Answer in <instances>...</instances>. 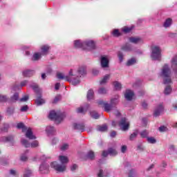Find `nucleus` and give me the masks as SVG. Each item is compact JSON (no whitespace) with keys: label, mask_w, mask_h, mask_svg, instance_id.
Listing matches in <instances>:
<instances>
[{"label":"nucleus","mask_w":177,"mask_h":177,"mask_svg":"<svg viewBox=\"0 0 177 177\" xmlns=\"http://www.w3.org/2000/svg\"><path fill=\"white\" fill-rule=\"evenodd\" d=\"M59 160L62 165L57 163V162H52L50 163V167L57 172H64L66 169V164L68 162V158L64 156H59Z\"/></svg>","instance_id":"f257e3e1"},{"label":"nucleus","mask_w":177,"mask_h":177,"mask_svg":"<svg viewBox=\"0 0 177 177\" xmlns=\"http://www.w3.org/2000/svg\"><path fill=\"white\" fill-rule=\"evenodd\" d=\"M57 78H58V80H65V81L72 82V84H73L75 86L81 82L80 80V77L73 75V69H71L69 71V75L66 76H64V75H63L62 73H57Z\"/></svg>","instance_id":"f03ea898"},{"label":"nucleus","mask_w":177,"mask_h":177,"mask_svg":"<svg viewBox=\"0 0 177 177\" xmlns=\"http://www.w3.org/2000/svg\"><path fill=\"white\" fill-rule=\"evenodd\" d=\"M160 75L164 78L163 83L165 85L172 84V80H171V69L167 64H165L163 66Z\"/></svg>","instance_id":"7ed1b4c3"},{"label":"nucleus","mask_w":177,"mask_h":177,"mask_svg":"<svg viewBox=\"0 0 177 177\" xmlns=\"http://www.w3.org/2000/svg\"><path fill=\"white\" fill-rule=\"evenodd\" d=\"M33 91L35 92L36 95H37V97L35 100V103L37 106H41V104H45V100L42 99V95L40 88L38 85L35 84L30 86Z\"/></svg>","instance_id":"20e7f679"},{"label":"nucleus","mask_w":177,"mask_h":177,"mask_svg":"<svg viewBox=\"0 0 177 177\" xmlns=\"http://www.w3.org/2000/svg\"><path fill=\"white\" fill-rule=\"evenodd\" d=\"M50 120H54L57 122H62L64 118V115L60 112H56L55 111H51L48 115Z\"/></svg>","instance_id":"39448f33"},{"label":"nucleus","mask_w":177,"mask_h":177,"mask_svg":"<svg viewBox=\"0 0 177 177\" xmlns=\"http://www.w3.org/2000/svg\"><path fill=\"white\" fill-rule=\"evenodd\" d=\"M152 53L151 57L152 60H160L161 57V50L158 46H153L151 48Z\"/></svg>","instance_id":"423d86ee"},{"label":"nucleus","mask_w":177,"mask_h":177,"mask_svg":"<svg viewBox=\"0 0 177 177\" xmlns=\"http://www.w3.org/2000/svg\"><path fill=\"white\" fill-rule=\"evenodd\" d=\"M118 125L122 131H128L129 129L130 123L127 118H122L120 121L118 122Z\"/></svg>","instance_id":"0eeeda50"},{"label":"nucleus","mask_w":177,"mask_h":177,"mask_svg":"<svg viewBox=\"0 0 177 177\" xmlns=\"http://www.w3.org/2000/svg\"><path fill=\"white\" fill-rule=\"evenodd\" d=\"M118 103V100H117V98H113L111 100V104H104V111H106V113H109V111H110L111 110V109H113V106H114V104H117Z\"/></svg>","instance_id":"6e6552de"},{"label":"nucleus","mask_w":177,"mask_h":177,"mask_svg":"<svg viewBox=\"0 0 177 177\" xmlns=\"http://www.w3.org/2000/svg\"><path fill=\"white\" fill-rule=\"evenodd\" d=\"M84 50H92V49H95L96 44L92 40L84 41Z\"/></svg>","instance_id":"1a4fd4ad"},{"label":"nucleus","mask_w":177,"mask_h":177,"mask_svg":"<svg viewBox=\"0 0 177 177\" xmlns=\"http://www.w3.org/2000/svg\"><path fill=\"white\" fill-rule=\"evenodd\" d=\"M41 174H49V165L46 162L42 163L39 169Z\"/></svg>","instance_id":"9d476101"},{"label":"nucleus","mask_w":177,"mask_h":177,"mask_svg":"<svg viewBox=\"0 0 177 177\" xmlns=\"http://www.w3.org/2000/svg\"><path fill=\"white\" fill-rule=\"evenodd\" d=\"M74 46L76 49H82L85 50V41L82 42L81 40H76L74 42Z\"/></svg>","instance_id":"9b49d317"},{"label":"nucleus","mask_w":177,"mask_h":177,"mask_svg":"<svg viewBox=\"0 0 177 177\" xmlns=\"http://www.w3.org/2000/svg\"><path fill=\"white\" fill-rule=\"evenodd\" d=\"M50 49V46L48 45H43L41 46V52L40 54L41 56H46L48 53H49V50Z\"/></svg>","instance_id":"f8f14e48"},{"label":"nucleus","mask_w":177,"mask_h":177,"mask_svg":"<svg viewBox=\"0 0 177 177\" xmlns=\"http://www.w3.org/2000/svg\"><path fill=\"white\" fill-rule=\"evenodd\" d=\"M73 127L74 129H77V131L85 132V124H84V123H75L73 124Z\"/></svg>","instance_id":"ddd939ff"},{"label":"nucleus","mask_w":177,"mask_h":177,"mask_svg":"<svg viewBox=\"0 0 177 177\" xmlns=\"http://www.w3.org/2000/svg\"><path fill=\"white\" fill-rule=\"evenodd\" d=\"M164 111V106L162 104H159L158 106L155 109L153 115L154 117H158L161 113Z\"/></svg>","instance_id":"4468645a"},{"label":"nucleus","mask_w":177,"mask_h":177,"mask_svg":"<svg viewBox=\"0 0 177 177\" xmlns=\"http://www.w3.org/2000/svg\"><path fill=\"white\" fill-rule=\"evenodd\" d=\"M129 41L131 44H140V43L143 42V40L142 39V38H140V37H129Z\"/></svg>","instance_id":"2eb2a0df"},{"label":"nucleus","mask_w":177,"mask_h":177,"mask_svg":"<svg viewBox=\"0 0 177 177\" xmlns=\"http://www.w3.org/2000/svg\"><path fill=\"white\" fill-rule=\"evenodd\" d=\"M135 94L133 93V91L131 90H127L124 93V97L127 99V100H132V97H133V95Z\"/></svg>","instance_id":"dca6fc26"},{"label":"nucleus","mask_w":177,"mask_h":177,"mask_svg":"<svg viewBox=\"0 0 177 177\" xmlns=\"http://www.w3.org/2000/svg\"><path fill=\"white\" fill-rule=\"evenodd\" d=\"M26 136L30 140L32 139H37V137H35V136H34V134H32V131L31 130V129H27V130L26 131Z\"/></svg>","instance_id":"f3484780"},{"label":"nucleus","mask_w":177,"mask_h":177,"mask_svg":"<svg viewBox=\"0 0 177 177\" xmlns=\"http://www.w3.org/2000/svg\"><path fill=\"white\" fill-rule=\"evenodd\" d=\"M101 66L103 68L109 67V59L106 57H102Z\"/></svg>","instance_id":"a211bd4d"},{"label":"nucleus","mask_w":177,"mask_h":177,"mask_svg":"<svg viewBox=\"0 0 177 177\" xmlns=\"http://www.w3.org/2000/svg\"><path fill=\"white\" fill-rule=\"evenodd\" d=\"M122 50H124V52H131L132 51V46L129 43H126L122 46Z\"/></svg>","instance_id":"6ab92c4d"},{"label":"nucleus","mask_w":177,"mask_h":177,"mask_svg":"<svg viewBox=\"0 0 177 177\" xmlns=\"http://www.w3.org/2000/svg\"><path fill=\"white\" fill-rule=\"evenodd\" d=\"M77 73L80 75H86V67L80 66L77 70Z\"/></svg>","instance_id":"aec40b11"},{"label":"nucleus","mask_w":177,"mask_h":177,"mask_svg":"<svg viewBox=\"0 0 177 177\" xmlns=\"http://www.w3.org/2000/svg\"><path fill=\"white\" fill-rule=\"evenodd\" d=\"M35 73V72L34 71L27 70L23 72V75L24 77H32Z\"/></svg>","instance_id":"412c9836"},{"label":"nucleus","mask_w":177,"mask_h":177,"mask_svg":"<svg viewBox=\"0 0 177 177\" xmlns=\"http://www.w3.org/2000/svg\"><path fill=\"white\" fill-rule=\"evenodd\" d=\"M42 57V55L40 53H35L32 57V62H37Z\"/></svg>","instance_id":"4be33fe9"},{"label":"nucleus","mask_w":177,"mask_h":177,"mask_svg":"<svg viewBox=\"0 0 177 177\" xmlns=\"http://www.w3.org/2000/svg\"><path fill=\"white\" fill-rule=\"evenodd\" d=\"M46 132L48 135H53L55 132H56V130L55 129V127L48 126L46 127Z\"/></svg>","instance_id":"5701e85b"},{"label":"nucleus","mask_w":177,"mask_h":177,"mask_svg":"<svg viewBox=\"0 0 177 177\" xmlns=\"http://www.w3.org/2000/svg\"><path fill=\"white\" fill-rule=\"evenodd\" d=\"M90 115L91 118H94V120H97L100 117V115H99V113H97V112H96V111H90Z\"/></svg>","instance_id":"b1692460"},{"label":"nucleus","mask_w":177,"mask_h":177,"mask_svg":"<svg viewBox=\"0 0 177 177\" xmlns=\"http://www.w3.org/2000/svg\"><path fill=\"white\" fill-rule=\"evenodd\" d=\"M17 128L18 129H22V132H26V131H27V127H26L23 122L18 123L17 124Z\"/></svg>","instance_id":"393cba45"},{"label":"nucleus","mask_w":177,"mask_h":177,"mask_svg":"<svg viewBox=\"0 0 177 177\" xmlns=\"http://www.w3.org/2000/svg\"><path fill=\"white\" fill-rule=\"evenodd\" d=\"M88 109H89V104L86 105V109H84L82 106H80L77 109V113H86L88 111Z\"/></svg>","instance_id":"a878e982"},{"label":"nucleus","mask_w":177,"mask_h":177,"mask_svg":"<svg viewBox=\"0 0 177 177\" xmlns=\"http://www.w3.org/2000/svg\"><path fill=\"white\" fill-rule=\"evenodd\" d=\"M171 24H172V19L168 18L165 20L163 27H165V28H167V27H169Z\"/></svg>","instance_id":"bb28decb"},{"label":"nucleus","mask_w":177,"mask_h":177,"mask_svg":"<svg viewBox=\"0 0 177 177\" xmlns=\"http://www.w3.org/2000/svg\"><path fill=\"white\" fill-rule=\"evenodd\" d=\"M12 141H13L12 136L0 138V142H12Z\"/></svg>","instance_id":"cd10ccee"},{"label":"nucleus","mask_w":177,"mask_h":177,"mask_svg":"<svg viewBox=\"0 0 177 177\" xmlns=\"http://www.w3.org/2000/svg\"><path fill=\"white\" fill-rule=\"evenodd\" d=\"M136 58L132 57L131 59H129L127 62V66H133V64H136Z\"/></svg>","instance_id":"c85d7f7f"},{"label":"nucleus","mask_w":177,"mask_h":177,"mask_svg":"<svg viewBox=\"0 0 177 177\" xmlns=\"http://www.w3.org/2000/svg\"><path fill=\"white\" fill-rule=\"evenodd\" d=\"M93 95H95L93 90H92V89L88 90V91L87 93L88 100H91V99H93Z\"/></svg>","instance_id":"c756f323"},{"label":"nucleus","mask_w":177,"mask_h":177,"mask_svg":"<svg viewBox=\"0 0 177 177\" xmlns=\"http://www.w3.org/2000/svg\"><path fill=\"white\" fill-rule=\"evenodd\" d=\"M110 80V75H106L103 79L100 82V85H103V84H106L107 81Z\"/></svg>","instance_id":"7c9ffc66"},{"label":"nucleus","mask_w":177,"mask_h":177,"mask_svg":"<svg viewBox=\"0 0 177 177\" xmlns=\"http://www.w3.org/2000/svg\"><path fill=\"white\" fill-rule=\"evenodd\" d=\"M108 153L109 154H110V156H117V154H118V152H117V150L113 148H109L108 149Z\"/></svg>","instance_id":"2f4dec72"},{"label":"nucleus","mask_w":177,"mask_h":177,"mask_svg":"<svg viewBox=\"0 0 177 177\" xmlns=\"http://www.w3.org/2000/svg\"><path fill=\"white\" fill-rule=\"evenodd\" d=\"M6 113L8 115H12L15 113V107L10 106L7 109Z\"/></svg>","instance_id":"473e14b6"},{"label":"nucleus","mask_w":177,"mask_h":177,"mask_svg":"<svg viewBox=\"0 0 177 177\" xmlns=\"http://www.w3.org/2000/svg\"><path fill=\"white\" fill-rule=\"evenodd\" d=\"M87 158H89V160H94L95 159V152L93 151H90L88 152L86 155Z\"/></svg>","instance_id":"72a5a7b5"},{"label":"nucleus","mask_w":177,"mask_h":177,"mask_svg":"<svg viewBox=\"0 0 177 177\" xmlns=\"http://www.w3.org/2000/svg\"><path fill=\"white\" fill-rule=\"evenodd\" d=\"M113 86H114L115 89H116V91H120L121 89V88H122L121 83H120L118 82H114Z\"/></svg>","instance_id":"f704fd0d"},{"label":"nucleus","mask_w":177,"mask_h":177,"mask_svg":"<svg viewBox=\"0 0 177 177\" xmlns=\"http://www.w3.org/2000/svg\"><path fill=\"white\" fill-rule=\"evenodd\" d=\"M171 92H172V88L171 86L167 85V86H166L165 88V95H169Z\"/></svg>","instance_id":"c9c22d12"},{"label":"nucleus","mask_w":177,"mask_h":177,"mask_svg":"<svg viewBox=\"0 0 177 177\" xmlns=\"http://www.w3.org/2000/svg\"><path fill=\"white\" fill-rule=\"evenodd\" d=\"M10 100L13 103H15V102H17V100H19V93H15L13 96L11 97Z\"/></svg>","instance_id":"e433bc0d"},{"label":"nucleus","mask_w":177,"mask_h":177,"mask_svg":"<svg viewBox=\"0 0 177 177\" xmlns=\"http://www.w3.org/2000/svg\"><path fill=\"white\" fill-rule=\"evenodd\" d=\"M97 129L100 132H106V131H107V125L103 124L102 126H99Z\"/></svg>","instance_id":"4c0bfd02"},{"label":"nucleus","mask_w":177,"mask_h":177,"mask_svg":"<svg viewBox=\"0 0 177 177\" xmlns=\"http://www.w3.org/2000/svg\"><path fill=\"white\" fill-rule=\"evenodd\" d=\"M171 67L175 68L177 67V56L174 57L171 60Z\"/></svg>","instance_id":"58836bf2"},{"label":"nucleus","mask_w":177,"mask_h":177,"mask_svg":"<svg viewBox=\"0 0 177 177\" xmlns=\"http://www.w3.org/2000/svg\"><path fill=\"white\" fill-rule=\"evenodd\" d=\"M133 29V27L129 28V27L124 26V28H122V31H123V32H125L126 34H128V32H129Z\"/></svg>","instance_id":"ea45409f"},{"label":"nucleus","mask_w":177,"mask_h":177,"mask_svg":"<svg viewBox=\"0 0 177 177\" xmlns=\"http://www.w3.org/2000/svg\"><path fill=\"white\" fill-rule=\"evenodd\" d=\"M112 34L113 37H121V32H120V30H118V29L113 30Z\"/></svg>","instance_id":"a19ab883"},{"label":"nucleus","mask_w":177,"mask_h":177,"mask_svg":"<svg viewBox=\"0 0 177 177\" xmlns=\"http://www.w3.org/2000/svg\"><path fill=\"white\" fill-rule=\"evenodd\" d=\"M21 142L25 147H30V144L28 143V141L27 140L23 139L21 140Z\"/></svg>","instance_id":"79ce46f5"},{"label":"nucleus","mask_w":177,"mask_h":177,"mask_svg":"<svg viewBox=\"0 0 177 177\" xmlns=\"http://www.w3.org/2000/svg\"><path fill=\"white\" fill-rule=\"evenodd\" d=\"M8 102V97L6 95H0V103H5Z\"/></svg>","instance_id":"37998d69"},{"label":"nucleus","mask_w":177,"mask_h":177,"mask_svg":"<svg viewBox=\"0 0 177 177\" xmlns=\"http://www.w3.org/2000/svg\"><path fill=\"white\" fill-rule=\"evenodd\" d=\"M31 174H32V171H31V170L26 169L25 174H24V177H30Z\"/></svg>","instance_id":"c03bdc74"},{"label":"nucleus","mask_w":177,"mask_h":177,"mask_svg":"<svg viewBox=\"0 0 177 177\" xmlns=\"http://www.w3.org/2000/svg\"><path fill=\"white\" fill-rule=\"evenodd\" d=\"M98 93H100V95H105V93H107V90H106V88H100L98 90Z\"/></svg>","instance_id":"a18cd8bd"},{"label":"nucleus","mask_w":177,"mask_h":177,"mask_svg":"<svg viewBox=\"0 0 177 177\" xmlns=\"http://www.w3.org/2000/svg\"><path fill=\"white\" fill-rule=\"evenodd\" d=\"M149 135V132L147 131L144 130L140 133L141 138H147V136Z\"/></svg>","instance_id":"49530a36"},{"label":"nucleus","mask_w":177,"mask_h":177,"mask_svg":"<svg viewBox=\"0 0 177 177\" xmlns=\"http://www.w3.org/2000/svg\"><path fill=\"white\" fill-rule=\"evenodd\" d=\"M118 57L120 60V62H122L124 60V54H122V52H118Z\"/></svg>","instance_id":"de8ad7c7"},{"label":"nucleus","mask_w":177,"mask_h":177,"mask_svg":"<svg viewBox=\"0 0 177 177\" xmlns=\"http://www.w3.org/2000/svg\"><path fill=\"white\" fill-rule=\"evenodd\" d=\"M147 142L148 143L154 144L156 143V140H155L154 138L150 137V138H147Z\"/></svg>","instance_id":"09e8293b"},{"label":"nucleus","mask_w":177,"mask_h":177,"mask_svg":"<svg viewBox=\"0 0 177 177\" xmlns=\"http://www.w3.org/2000/svg\"><path fill=\"white\" fill-rule=\"evenodd\" d=\"M60 99H62V97L60 95H57L54 98V100L53 101V103L54 104H56L57 102L60 101Z\"/></svg>","instance_id":"8fccbe9b"},{"label":"nucleus","mask_w":177,"mask_h":177,"mask_svg":"<svg viewBox=\"0 0 177 177\" xmlns=\"http://www.w3.org/2000/svg\"><path fill=\"white\" fill-rule=\"evenodd\" d=\"M159 131L160 132H167V131H168V129L165 126H162L159 127Z\"/></svg>","instance_id":"3c124183"},{"label":"nucleus","mask_w":177,"mask_h":177,"mask_svg":"<svg viewBox=\"0 0 177 177\" xmlns=\"http://www.w3.org/2000/svg\"><path fill=\"white\" fill-rule=\"evenodd\" d=\"M136 136H138V133H133L129 137L130 140H133Z\"/></svg>","instance_id":"603ef678"},{"label":"nucleus","mask_w":177,"mask_h":177,"mask_svg":"<svg viewBox=\"0 0 177 177\" xmlns=\"http://www.w3.org/2000/svg\"><path fill=\"white\" fill-rule=\"evenodd\" d=\"M67 149H68V144H64L62 147H61V150L62 151H64V150H67Z\"/></svg>","instance_id":"864d4df0"},{"label":"nucleus","mask_w":177,"mask_h":177,"mask_svg":"<svg viewBox=\"0 0 177 177\" xmlns=\"http://www.w3.org/2000/svg\"><path fill=\"white\" fill-rule=\"evenodd\" d=\"M29 97L28 95H24L22 98H21L19 100L20 102H27L28 100Z\"/></svg>","instance_id":"5fc2aeb1"},{"label":"nucleus","mask_w":177,"mask_h":177,"mask_svg":"<svg viewBox=\"0 0 177 177\" xmlns=\"http://www.w3.org/2000/svg\"><path fill=\"white\" fill-rule=\"evenodd\" d=\"M38 141H34L33 142L31 143L30 146L31 147H38Z\"/></svg>","instance_id":"6e6d98bb"},{"label":"nucleus","mask_w":177,"mask_h":177,"mask_svg":"<svg viewBox=\"0 0 177 177\" xmlns=\"http://www.w3.org/2000/svg\"><path fill=\"white\" fill-rule=\"evenodd\" d=\"M10 174V175H13V176H17V171L16 170L11 169Z\"/></svg>","instance_id":"4d7b16f0"},{"label":"nucleus","mask_w":177,"mask_h":177,"mask_svg":"<svg viewBox=\"0 0 177 177\" xmlns=\"http://www.w3.org/2000/svg\"><path fill=\"white\" fill-rule=\"evenodd\" d=\"M135 174V170L131 169L129 171V177H133Z\"/></svg>","instance_id":"13d9d810"},{"label":"nucleus","mask_w":177,"mask_h":177,"mask_svg":"<svg viewBox=\"0 0 177 177\" xmlns=\"http://www.w3.org/2000/svg\"><path fill=\"white\" fill-rule=\"evenodd\" d=\"M28 160V158L26 156V155H22L21 156V161H27Z\"/></svg>","instance_id":"bf43d9fd"},{"label":"nucleus","mask_w":177,"mask_h":177,"mask_svg":"<svg viewBox=\"0 0 177 177\" xmlns=\"http://www.w3.org/2000/svg\"><path fill=\"white\" fill-rule=\"evenodd\" d=\"M28 110V106L25 105L21 108V111H27Z\"/></svg>","instance_id":"052dcab7"},{"label":"nucleus","mask_w":177,"mask_h":177,"mask_svg":"<svg viewBox=\"0 0 177 177\" xmlns=\"http://www.w3.org/2000/svg\"><path fill=\"white\" fill-rule=\"evenodd\" d=\"M111 138H115L116 135H117V132H115V131H113L111 132Z\"/></svg>","instance_id":"680f3d73"},{"label":"nucleus","mask_w":177,"mask_h":177,"mask_svg":"<svg viewBox=\"0 0 177 177\" xmlns=\"http://www.w3.org/2000/svg\"><path fill=\"white\" fill-rule=\"evenodd\" d=\"M121 151H122V153H125V151H127V145H123V146H122Z\"/></svg>","instance_id":"e2e57ef3"},{"label":"nucleus","mask_w":177,"mask_h":177,"mask_svg":"<svg viewBox=\"0 0 177 177\" xmlns=\"http://www.w3.org/2000/svg\"><path fill=\"white\" fill-rule=\"evenodd\" d=\"M109 151H103V152H102V156L103 157H107L108 156H109Z\"/></svg>","instance_id":"0e129e2a"},{"label":"nucleus","mask_w":177,"mask_h":177,"mask_svg":"<svg viewBox=\"0 0 177 177\" xmlns=\"http://www.w3.org/2000/svg\"><path fill=\"white\" fill-rule=\"evenodd\" d=\"M77 165L74 164V165L71 167V170L73 171H75V169H77Z\"/></svg>","instance_id":"69168bd1"},{"label":"nucleus","mask_w":177,"mask_h":177,"mask_svg":"<svg viewBox=\"0 0 177 177\" xmlns=\"http://www.w3.org/2000/svg\"><path fill=\"white\" fill-rule=\"evenodd\" d=\"M114 114H115V115L116 117H120V116H121V113H120V111H114Z\"/></svg>","instance_id":"338daca9"},{"label":"nucleus","mask_w":177,"mask_h":177,"mask_svg":"<svg viewBox=\"0 0 177 177\" xmlns=\"http://www.w3.org/2000/svg\"><path fill=\"white\" fill-rule=\"evenodd\" d=\"M98 177H103V170L100 169L99 173L97 174Z\"/></svg>","instance_id":"774afa93"}]
</instances>
